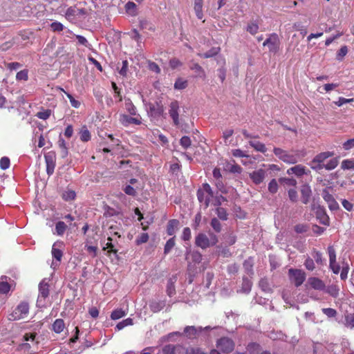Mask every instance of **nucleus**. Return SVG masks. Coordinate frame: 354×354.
<instances>
[{
    "instance_id": "f257e3e1",
    "label": "nucleus",
    "mask_w": 354,
    "mask_h": 354,
    "mask_svg": "<svg viewBox=\"0 0 354 354\" xmlns=\"http://www.w3.org/2000/svg\"><path fill=\"white\" fill-rule=\"evenodd\" d=\"M218 241L217 236L212 232H209L207 235L205 233H199L195 237L196 245L201 249H206L214 246Z\"/></svg>"
},
{
    "instance_id": "f03ea898",
    "label": "nucleus",
    "mask_w": 354,
    "mask_h": 354,
    "mask_svg": "<svg viewBox=\"0 0 354 354\" xmlns=\"http://www.w3.org/2000/svg\"><path fill=\"white\" fill-rule=\"evenodd\" d=\"M197 198L201 203H203L205 208H207L214 198V192L208 183L203 184L201 188L197 191Z\"/></svg>"
},
{
    "instance_id": "7ed1b4c3",
    "label": "nucleus",
    "mask_w": 354,
    "mask_h": 354,
    "mask_svg": "<svg viewBox=\"0 0 354 354\" xmlns=\"http://www.w3.org/2000/svg\"><path fill=\"white\" fill-rule=\"evenodd\" d=\"M273 152L281 160L288 164H295L299 159L296 153L289 152L279 147H274Z\"/></svg>"
},
{
    "instance_id": "20e7f679",
    "label": "nucleus",
    "mask_w": 354,
    "mask_h": 354,
    "mask_svg": "<svg viewBox=\"0 0 354 354\" xmlns=\"http://www.w3.org/2000/svg\"><path fill=\"white\" fill-rule=\"evenodd\" d=\"M29 313V304L26 301L21 302L8 315V319L11 321L25 319Z\"/></svg>"
},
{
    "instance_id": "39448f33",
    "label": "nucleus",
    "mask_w": 354,
    "mask_h": 354,
    "mask_svg": "<svg viewBox=\"0 0 354 354\" xmlns=\"http://www.w3.org/2000/svg\"><path fill=\"white\" fill-rule=\"evenodd\" d=\"M86 11L84 8H78L77 6H71L65 12L66 19L72 23H75L78 18L84 16Z\"/></svg>"
},
{
    "instance_id": "423d86ee",
    "label": "nucleus",
    "mask_w": 354,
    "mask_h": 354,
    "mask_svg": "<svg viewBox=\"0 0 354 354\" xmlns=\"http://www.w3.org/2000/svg\"><path fill=\"white\" fill-rule=\"evenodd\" d=\"M289 277L296 287L300 286L306 279V273L299 269L290 268L288 270Z\"/></svg>"
},
{
    "instance_id": "0eeeda50",
    "label": "nucleus",
    "mask_w": 354,
    "mask_h": 354,
    "mask_svg": "<svg viewBox=\"0 0 354 354\" xmlns=\"http://www.w3.org/2000/svg\"><path fill=\"white\" fill-rule=\"evenodd\" d=\"M62 242H56L53 245L52 247V256L55 259V261H53L51 264V268L54 270L56 269L57 266L59 265V262L62 260L63 252L60 248L62 246Z\"/></svg>"
},
{
    "instance_id": "6e6552de",
    "label": "nucleus",
    "mask_w": 354,
    "mask_h": 354,
    "mask_svg": "<svg viewBox=\"0 0 354 354\" xmlns=\"http://www.w3.org/2000/svg\"><path fill=\"white\" fill-rule=\"evenodd\" d=\"M216 346L222 352L228 353L234 350V343L230 338L222 337L217 341Z\"/></svg>"
},
{
    "instance_id": "1a4fd4ad",
    "label": "nucleus",
    "mask_w": 354,
    "mask_h": 354,
    "mask_svg": "<svg viewBox=\"0 0 354 354\" xmlns=\"http://www.w3.org/2000/svg\"><path fill=\"white\" fill-rule=\"evenodd\" d=\"M328 254L329 257V268L333 272L337 274L340 271V266L336 261V252L333 246L328 247Z\"/></svg>"
},
{
    "instance_id": "9d476101",
    "label": "nucleus",
    "mask_w": 354,
    "mask_h": 354,
    "mask_svg": "<svg viewBox=\"0 0 354 354\" xmlns=\"http://www.w3.org/2000/svg\"><path fill=\"white\" fill-rule=\"evenodd\" d=\"M263 46H268L269 51L275 53L279 50V39L277 34H272L263 43Z\"/></svg>"
},
{
    "instance_id": "9b49d317",
    "label": "nucleus",
    "mask_w": 354,
    "mask_h": 354,
    "mask_svg": "<svg viewBox=\"0 0 354 354\" xmlns=\"http://www.w3.org/2000/svg\"><path fill=\"white\" fill-rule=\"evenodd\" d=\"M213 328H211L210 326H206L205 328H203L201 326L199 327H195V326H186L184 329V333L187 336V337L189 339L196 338L200 333H201L203 330H212Z\"/></svg>"
},
{
    "instance_id": "f8f14e48",
    "label": "nucleus",
    "mask_w": 354,
    "mask_h": 354,
    "mask_svg": "<svg viewBox=\"0 0 354 354\" xmlns=\"http://www.w3.org/2000/svg\"><path fill=\"white\" fill-rule=\"evenodd\" d=\"M169 114L173 120L174 124L178 126L179 121V104L177 101H173L169 104Z\"/></svg>"
},
{
    "instance_id": "ddd939ff",
    "label": "nucleus",
    "mask_w": 354,
    "mask_h": 354,
    "mask_svg": "<svg viewBox=\"0 0 354 354\" xmlns=\"http://www.w3.org/2000/svg\"><path fill=\"white\" fill-rule=\"evenodd\" d=\"M133 116L134 117H131L126 114L120 115V121L125 127H127L131 124L136 125L140 124L142 123L141 116L139 114Z\"/></svg>"
},
{
    "instance_id": "4468645a",
    "label": "nucleus",
    "mask_w": 354,
    "mask_h": 354,
    "mask_svg": "<svg viewBox=\"0 0 354 354\" xmlns=\"http://www.w3.org/2000/svg\"><path fill=\"white\" fill-rule=\"evenodd\" d=\"M49 295V286L46 283H40L39 286L38 306H43V303Z\"/></svg>"
},
{
    "instance_id": "2eb2a0df",
    "label": "nucleus",
    "mask_w": 354,
    "mask_h": 354,
    "mask_svg": "<svg viewBox=\"0 0 354 354\" xmlns=\"http://www.w3.org/2000/svg\"><path fill=\"white\" fill-rule=\"evenodd\" d=\"M322 198L328 203L330 210H336L339 208V205L335 200L333 196L329 193L327 189H324L322 194Z\"/></svg>"
},
{
    "instance_id": "dca6fc26",
    "label": "nucleus",
    "mask_w": 354,
    "mask_h": 354,
    "mask_svg": "<svg viewBox=\"0 0 354 354\" xmlns=\"http://www.w3.org/2000/svg\"><path fill=\"white\" fill-rule=\"evenodd\" d=\"M46 164V172L48 176L53 174L55 167V158L53 153H48L44 156Z\"/></svg>"
},
{
    "instance_id": "f3484780",
    "label": "nucleus",
    "mask_w": 354,
    "mask_h": 354,
    "mask_svg": "<svg viewBox=\"0 0 354 354\" xmlns=\"http://www.w3.org/2000/svg\"><path fill=\"white\" fill-rule=\"evenodd\" d=\"M316 217L319 223L322 225L328 226L330 225V218L326 214L325 209L322 207H318L316 209Z\"/></svg>"
},
{
    "instance_id": "a211bd4d",
    "label": "nucleus",
    "mask_w": 354,
    "mask_h": 354,
    "mask_svg": "<svg viewBox=\"0 0 354 354\" xmlns=\"http://www.w3.org/2000/svg\"><path fill=\"white\" fill-rule=\"evenodd\" d=\"M266 171L260 169L250 174V178L255 185L261 183L266 177Z\"/></svg>"
},
{
    "instance_id": "6ab92c4d",
    "label": "nucleus",
    "mask_w": 354,
    "mask_h": 354,
    "mask_svg": "<svg viewBox=\"0 0 354 354\" xmlns=\"http://www.w3.org/2000/svg\"><path fill=\"white\" fill-rule=\"evenodd\" d=\"M306 167L301 165H297L292 167L289 168L287 170V174L288 175L294 174L298 177L302 176L304 174H306Z\"/></svg>"
},
{
    "instance_id": "aec40b11",
    "label": "nucleus",
    "mask_w": 354,
    "mask_h": 354,
    "mask_svg": "<svg viewBox=\"0 0 354 354\" xmlns=\"http://www.w3.org/2000/svg\"><path fill=\"white\" fill-rule=\"evenodd\" d=\"M149 114L153 117L160 116L164 111L162 106L159 104L158 103H156V104H149Z\"/></svg>"
},
{
    "instance_id": "412c9836",
    "label": "nucleus",
    "mask_w": 354,
    "mask_h": 354,
    "mask_svg": "<svg viewBox=\"0 0 354 354\" xmlns=\"http://www.w3.org/2000/svg\"><path fill=\"white\" fill-rule=\"evenodd\" d=\"M301 193L302 203L307 204L309 202L312 194L310 187L308 185H303L301 189Z\"/></svg>"
},
{
    "instance_id": "4be33fe9",
    "label": "nucleus",
    "mask_w": 354,
    "mask_h": 354,
    "mask_svg": "<svg viewBox=\"0 0 354 354\" xmlns=\"http://www.w3.org/2000/svg\"><path fill=\"white\" fill-rule=\"evenodd\" d=\"M308 283L315 290H323L325 289L324 283L323 282V281H322L319 278L310 277L308 279Z\"/></svg>"
},
{
    "instance_id": "5701e85b",
    "label": "nucleus",
    "mask_w": 354,
    "mask_h": 354,
    "mask_svg": "<svg viewBox=\"0 0 354 354\" xmlns=\"http://www.w3.org/2000/svg\"><path fill=\"white\" fill-rule=\"evenodd\" d=\"M177 281V277L176 275H173L167 281V294L168 296L171 297L176 293V289H175V283Z\"/></svg>"
},
{
    "instance_id": "b1692460",
    "label": "nucleus",
    "mask_w": 354,
    "mask_h": 354,
    "mask_svg": "<svg viewBox=\"0 0 354 354\" xmlns=\"http://www.w3.org/2000/svg\"><path fill=\"white\" fill-rule=\"evenodd\" d=\"M249 145L254 148L257 151L266 153L267 151V148L266 145L257 140H250L249 141Z\"/></svg>"
},
{
    "instance_id": "393cba45",
    "label": "nucleus",
    "mask_w": 354,
    "mask_h": 354,
    "mask_svg": "<svg viewBox=\"0 0 354 354\" xmlns=\"http://www.w3.org/2000/svg\"><path fill=\"white\" fill-rule=\"evenodd\" d=\"M165 306V301L153 300L149 303V308L153 313L160 311Z\"/></svg>"
},
{
    "instance_id": "a878e982",
    "label": "nucleus",
    "mask_w": 354,
    "mask_h": 354,
    "mask_svg": "<svg viewBox=\"0 0 354 354\" xmlns=\"http://www.w3.org/2000/svg\"><path fill=\"white\" fill-rule=\"evenodd\" d=\"M334 153L331 151L322 152L314 158V162H319L324 164V162L328 158L333 156Z\"/></svg>"
},
{
    "instance_id": "bb28decb",
    "label": "nucleus",
    "mask_w": 354,
    "mask_h": 354,
    "mask_svg": "<svg viewBox=\"0 0 354 354\" xmlns=\"http://www.w3.org/2000/svg\"><path fill=\"white\" fill-rule=\"evenodd\" d=\"M126 12L130 16H136L138 14L137 6L133 1H128L124 6Z\"/></svg>"
},
{
    "instance_id": "cd10ccee",
    "label": "nucleus",
    "mask_w": 354,
    "mask_h": 354,
    "mask_svg": "<svg viewBox=\"0 0 354 354\" xmlns=\"http://www.w3.org/2000/svg\"><path fill=\"white\" fill-rule=\"evenodd\" d=\"M65 328V324L62 319H57L52 325V329L56 333H62Z\"/></svg>"
},
{
    "instance_id": "c85d7f7f",
    "label": "nucleus",
    "mask_w": 354,
    "mask_h": 354,
    "mask_svg": "<svg viewBox=\"0 0 354 354\" xmlns=\"http://www.w3.org/2000/svg\"><path fill=\"white\" fill-rule=\"evenodd\" d=\"M178 224H179V221L178 220H176V219L170 220L168 222L167 227V234L170 236L174 235Z\"/></svg>"
},
{
    "instance_id": "c756f323",
    "label": "nucleus",
    "mask_w": 354,
    "mask_h": 354,
    "mask_svg": "<svg viewBox=\"0 0 354 354\" xmlns=\"http://www.w3.org/2000/svg\"><path fill=\"white\" fill-rule=\"evenodd\" d=\"M226 167L230 173L241 174L242 172V168L239 165L236 164L234 160H232V163L228 162Z\"/></svg>"
},
{
    "instance_id": "7c9ffc66",
    "label": "nucleus",
    "mask_w": 354,
    "mask_h": 354,
    "mask_svg": "<svg viewBox=\"0 0 354 354\" xmlns=\"http://www.w3.org/2000/svg\"><path fill=\"white\" fill-rule=\"evenodd\" d=\"M80 140L82 142H88L91 139V133L86 126H83L80 131Z\"/></svg>"
},
{
    "instance_id": "2f4dec72",
    "label": "nucleus",
    "mask_w": 354,
    "mask_h": 354,
    "mask_svg": "<svg viewBox=\"0 0 354 354\" xmlns=\"http://www.w3.org/2000/svg\"><path fill=\"white\" fill-rule=\"evenodd\" d=\"M142 187L136 185V187H132L131 185H127L123 188L124 192L131 196H136L137 194L136 189H140Z\"/></svg>"
},
{
    "instance_id": "473e14b6",
    "label": "nucleus",
    "mask_w": 354,
    "mask_h": 354,
    "mask_svg": "<svg viewBox=\"0 0 354 354\" xmlns=\"http://www.w3.org/2000/svg\"><path fill=\"white\" fill-rule=\"evenodd\" d=\"M66 225L63 221H58L55 225V234H57L58 236H62L66 230Z\"/></svg>"
},
{
    "instance_id": "72a5a7b5",
    "label": "nucleus",
    "mask_w": 354,
    "mask_h": 354,
    "mask_svg": "<svg viewBox=\"0 0 354 354\" xmlns=\"http://www.w3.org/2000/svg\"><path fill=\"white\" fill-rule=\"evenodd\" d=\"M125 109L131 115H138L136 107L129 99L125 100Z\"/></svg>"
},
{
    "instance_id": "f704fd0d",
    "label": "nucleus",
    "mask_w": 354,
    "mask_h": 354,
    "mask_svg": "<svg viewBox=\"0 0 354 354\" xmlns=\"http://www.w3.org/2000/svg\"><path fill=\"white\" fill-rule=\"evenodd\" d=\"M133 324V319L129 317V318H127V319L122 320V322H119L116 325L115 328L118 330H120L123 329L124 328H125L126 326H132Z\"/></svg>"
},
{
    "instance_id": "c9c22d12",
    "label": "nucleus",
    "mask_w": 354,
    "mask_h": 354,
    "mask_svg": "<svg viewBox=\"0 0 354 354\" xmlns=\"http://www.w3.org/2000/svg\"><path fill=\"white\" fill-rule=\"evenodd\" d=\"M326 291L330 296L335 298L339 295V289L337 285L333 284L328 286Z\"/></svg>"
},
{
    "instance_id": "e433bc0d",
    "label": "nucleus",
    "mask_w": 354,
    "mask_h": 354,
    "mask_svg": "<svg viewBox=\"0 0 354 354\" xmlns=\"http://www.w3.org/2000/svg\"><path fill=\"white\" fill-rule=\"evenodd\" d=\"M216 214L217 216L221 220H223V221L227 220L228 214L227 213V211H226V209L225 208L221 207H218L216 209Z\"/></svg>"
},
{
    "instance_id": "4c0bfd02",
    "label": "nucleus",
    "mask_w": 354,
    "mask_h": 354,
    "mask_svg": "<svg viewBox=\"0 0 354 354\" xmlns=\"http://www.w3.org/2000/svg\"><path fill=\"white\" fill-rule=\"evenodd\" d=\"M28 80V70L24 69L19 71L16 75L17 81H27Z\"/></svg>"
},
{
    "instance_id": "58836bf2",
    "label": "nucleus",
    "mask_w": 354,
    "mask_h": 354,
    "mask_svg": "<svg viewBox=\"0 0 354 354\" xmlns=\"http://www.w3.org/2000/svg\"><path fill=\"white\" fill-rule=\"evenodd\" d=\"M339 163V160L337 158H333L328 161L326 164H324V169L326 170H332L334 169Z\"/></svg>"
},
{
    "instance_id": "ea45409f",
    "label": "nucleus",
    "mask_w": 354,
    "mask_h": 354,
    "mask_svg": "<svg viewBox=\"0 0 354 354\" xmlns=\"http://www.w3.org/2000/svg\"><path fill=\"white\" fill-rule=\"evenodd\" d=\"M219 48H212L209 51L206 52L205 53H198V55L204 57V58H209L212 57H214V55H217L218 53Z\"/></svg>"
},
{
    "instance_id": "a19ab883",
    "label": "nucleus",
    "mask_w": 354,
    "mask_h": 354,
    "mask_svg": "<svg viewBox=\"0 0 354 354\" xmlns=\"http://www.w3.org/2000/svg\"><path fill=\"white\" fill-rule=\"evenodd\" d=\"M341 167L342 169H353L354 170V160L346 159L342 162Z\"/></svg>"
},
{
    "instance_id": "79ce46f5",
    "label": "nucleus",
    "mask_w": 354,
    "mask_h": 354,
    "mask_svg": "<svg viewBox=\"0 0 354 354\" xmlns=\"http://www.w3.org/2000/svg\"><path fill=\"white\" fill-rule=\"evenodd\" d=\"M76 193L73 190L68 189L63 192L62 198L64 200L68 201L75 199Z\"/></svg>"
},
{
    "instance_id": "37998d69",
    "label": "nucleus",
    "mask_w": 354,
    "mask_h": 354,
    "mask_svg": "<svg viewBox=\"0 0 354 354\" xmlns=\"http://www.w3.org/2000/svg\"><path fill=\"white\" fill-rule=\"evenodd\" d=\"M252 287V282L247 278L243 279L241 291L244 293H248Z\"/></svg>"
},
{
    "instance_id": "c03bdc74",
    "label": "nucleus",
    "mask_w": 354,
    "mask_h": 354,
    "mask_svg": "<svg viewBox=\"0 0 354 354\" xmlns=\"http://www.w3.org/2000/svg\"><path fill=\"white\" fill-rule=\"evenodd\" d=\"M174 245H175V239H174V237H172V238L169 239L166 242V244L165 245V248H164V253L165 254H167L168 253H169L170 251L171 250V249L174 247Z\"/></svg>"
},
{
    "instance_id": "a18cd8bd",
    "label": "nucleus",
    "mask_w": 354,
    "mask_h": 354,
    "mask_svg": "<svg viewBox=\"0 0 354 354\" xmlns=\"http://www.w3.org/2000/svg\"><path fill=\"white\" fill-rule=\"evenodd\" d=\"M126 313L125 312L119 308V309H116L115 310H113L112 313H111V318L113 320H116V319H119L120 318H122V317L125 316Z\"/></svg>"
},
{
    "instance_id": "49530a36",
    "label": "nucleus",
    "mask_w": 354,
    "mask_h": 354,
    "mask_svg": "<svg viewBox=\"0 0 354 354\" xmlns=\"http://www.w3.org/2000/svg\"><path fill=\"white\" fill-rule=\"evenodd\" d=\"M187 86V81L185 80L182 78L177 79L174 84V88L176 89H178V90L184 89Z\"/></svg>"
},
{
    "instance_id": "de8ad7c7",
    "label": "nucleus",
    "mask_w": 354,
    "mask_h": 354,
    "mask_svg": "<svg viewBox=\"0 0 354 354\" xmlns=\"http://www.w3.org/2000/svg\"><path fill=\"white\" fill-rule=\"evenodd\" d=\"M268 191L271 194H275L277 192L279 189V185L276 179H272L268 183Z\"/></svg>"
},
{
    "instance_id": "09e8293b",
    "label": "nucleus",
    "mask_w": 354,
    "mask_h": 354,
    "mask_svg": "<svg viewBox=\"0 0 354 354\" xmlns=\"http://www.w3.org/2000/svg\"><path fill=\"white\" fill-rule=\"evenodd\" d=\"M180 145L185 149H188L192 145V140L188 136H183L180 140Z\"/></svg>"
},
{
    "instance_id": "8fccbe9b",
    "label": "nucleus",
    "mask_w": 354,
    "mask_h": 354,
    "mask_svg": "<svg viewBox=\"0 0 354 354\" xmlns=\"http://www.w3.org/2000/svg\"><path fill=\"white\" fill-rule=\"evenodd\" d=\"M246 30L250 34L255 35L259 30V26L256 22L252 21L248 24Z\"/></svg>"
},
{
    "instance_id": "3c124183",
    "label": "nucleus",
    "mask_w": 354,
    "mask_h": 354,
    "mask_svg": "<svg viewBox=\"0 0 354 354\" xmlns=\"http://www.w3.org/2000/svg\"><path fill=\"white\" fill-rule=\"evenodd\" d=\"M58 145L62 150V156H66L68 155V149L65 140L63 138H59L58 141Z\"/></svg>"
},
{
    "instance_id": "603ef678",
    "label": "nucleus",
    "mask_w": 354,
    "mask_h": 354,
    "mask_svg": "<svg viewBox=\"0 0 354 354\" xmlns=\"http://www.w3.org/2000/svg\"><path fill=\"white\" fill-rule=\"evenodd\" d=\"M210 225L215 232H221V223L216 218H213L211 220Z\"/></svg>"
},
{
    "instance_id": "864d4df0",
    "label": "nucleus",
    "mask_w": 354,
    "mask_h": 354,
    "mask_svg": "<svg viewBox=\"0 0 354 354\" xmlns=\"http://www.w3.org/2000/svg\"><path fill=\"white\" fill-rule=\"evenodd\" d=\"M279 182L288 186L295 187L297 185V180L292 178H281Z\"/></svg>"
},
{
    "instance_id": "5fc2aeb1",
    "label": "nucleus",
    "mask_w": 354,
    "mask_h": 354,
    "mask_svg": "<svg viewBox=\"0 0 354 354\" xmlns=\"http://www.w3.org/2000/svg\"><path fill=\"white\" fill-rule=\"evenodd\" d=\"M348 53V48L346 46H343L338 50L336 56V59L339 61L342 60L344 56Z\"/></svg>"
},
{
    "instance_id": "6e6d98bb",
    "label": "nucleus",
    "mask_w": 354,
    "mask_h": 354,
    "mask_svg": "<svg viewBox=\"0 0 354 354\" xmlns=\"http://www.w3.org/2000/svg\"><path fill=\"white\" fill-rule=\"evenodd\" d=\"M129 62L127 60H123L122 62V67L118 71V73L120 75L123 77H126L127 75Z\"/></svg>"
},
{
    "instance_id": "4d7b16f0",
    "label": "nucleus",
    "mask_w": 354,
    "mask_h": 354,
    "mask_svg": "<svg viewBox=\"0 0 354 354\" xmlns=\"http://www.w3.org/2000/svg\"><path fill=\"white\" fill-rule=\"evenodd\" d=\"M50 28L54 32H60L64 30V26L62 23L55 21L50 24Z\"/></svg>"
},
{
    "instance_id": "13d9d810",
    "label": "nucleus",
    "mask_w": 354,
    "mask_h": 354,
    "mask_svg": "<svg viewBox=\"0 0 354 354\" xmlns=\"http://www.w3.org/2000/svg\"><path fill=\"white\" fill-rule=\"evenodd\" d=\"M148 240H149L148 234L147 233H142L137 237V239L136 240V243L137 245H140V244L147 243L148 241Z\"/></svg>"
},
{
    "instance_id": "bf43d9fd",
    "label": "nucleus",
    "mask_w": 354,
    "mask_h": 354,
    "mask_svg": "<svg viewBox=\"0 0 354 354\" xmlns=\"http://www.w3.org/2000/svg\"><path fill=\"white\" fill-rule=\"evenodd\" d=\"M62 91L65 93L67 97L69 99L71 106L76 109L79 108L80 106V102L78 100H76L70 93L64 91L63 89Z\"/></svg>"
},
{
    "instance_id": "052dcab7",
    "label": "nucleus",
    "mask_w": 354,
    "mask_h": 354,
    "mask_svg": "<svg viewBox=\"0 0 354 354\" xmlns=\"http://www.w3.org/2000/svg\"><path fill=\"white\" fill-rule=\"evenodd\" d=\"M224 201H225V198L222 195L214 196L211 203L214 206H219Z\"/></svg>"
},
{
    "instance_id": "680f3d73",
    "label": "nucleus",
    "mask_w": 354,
    "mask_h": 354,
    "mask_svg": "<svg viewBox=\"0 0 354 354\" xmlns=\"http://www.w3.org/2000/svg\"><path fill=\"white\" fill-rule=\"evenodd\" d=\"M10 290V286L7 281H0V292L6 294Z\"/></svg>"
},
{
    "instance_id": "e2e57ef3",
    "label": "nucleus",
    "mask_w": 354,
    "mask_h": 354,
    "mask_svg": "<svg viewBox=\"0 0 354 354\" xmlns=\"http://www.w3.org/2000/svg\"><path fill=\"white\" fill-rule=\"evenodd\" d=\"M75 37L77 39V41L80 44L86 48L91 47V44L88 43V40L84 37L78 35H75Z\"/></svg>"
},
{
    "instance_id": "0e129e2a",
    "label": "nucleus",
    "mask_w": 354,
    "mask_h": 354,
    "mask_svg": "<svg viewBox=\"0 0 354 354\" xmlns=\"http://www.w3.org/2000/svg\"><path fill=\"white\" fill-rule=\"evenodd\" d=\"M163 354H175L176 346L171 344H168L164 346L162 349Z\"/></svg>"
},
{
    "instance_id": "69168bd1",
    "label": "nucleus",
    "mask_w": 354,
    "mask_h": 354,
    "mask_svg": "<svg viewBox=\"0 0 354 354\" xmlns=\"http://www.w3.org/2000/svg\"><path fill=\"white\" fill-rule=\"evenodd\" d=\"M10 167V159L8 157H3L0 160V167L5 170Z\"/></svg>"
},
{
    "instance_id": "338daca9",
    "label": "nucleus",
    "mask_w": 354,
    "mask_h": 354,
    "mask_svg": "<svg viewBox=\"0 0 354 354\" xmlns=\"http://www.w3.org/2000/svg\"><path fill=\"white\" fill-rule=\"evenodd\" d=\"M304 266L308 270H313L315 269L314 261L311 258L308 257L304 262Z\"/></svg>"
},
{
    "instance_id": "774afa93",
    "label": "nucleus",
    "mask_w": 354,
    "mask_h": 354,
    "mask_svg": "<svg viewBox=\"0 0 354 354\" xmlns=\"http://www.w3.org/2000/svg\"><path fill=\"white\" fill-rule=\"evenodd\" d=\"M346 325L351 328H354V313L346 316Z\"/></svg>"
}]
</instances>
